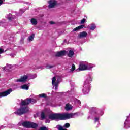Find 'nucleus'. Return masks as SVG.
<instances>
[{
  "instance_id": "nucleus-45",
  "label": "nucleus",
  "mask_w": 130,
  "mask_h": 130,
  "mask_svg": "<svg viewBox=\"0 0 130 130\" xmlns=\"http://www.w3.org/2000/svg\"><path fill=\"white\" fill-rule=\"evenodd\" d=\"M1 128H3V126L1 127Z\"/></svg>"
},
{
  "instance_id": "nucleus-10",
  "label": "nucleus",
  "mask_w": 130,
  "mask_h": 130,
  "mask_svg": "<svg viewBox=\"0 0 130 130\" xmlns=\"http://www.w3.org/2000/svg\"><path fill=\"white\" fill-rule=\"evenodd\" d=\"M79 69L80 71H86L87 70V64H85V63L83 62H81L80 63Z\"/></svg>"
},
{
  "instance_id": "nucleus-30",
  "label": "nucleus",
  "mask_w": 130,
  "mask_h": 130,
  "mask_svg": "<svg viewBox=\"0 0 130 130\" xmlns=\"http://www.w3.org/2000/svg\"><path fill=\"white\" fill-rule=\"evenodd\" d=\"M95 122H99V117H95L94 119Z\"/></svg>"
},
{
  "instance_id": "nucleus-47",
  "label": "nucleus",
  "mask_w": 130,
  "mask_h": 130,
  "mask_svg": "<svg viewBox=\"0 0 130 130\" xmlns=\"http://www.w3.org/2000/svg\"><path fill=\"white\" fill-rule=\"evenodd\" d=\"M21 41H23V40H21Z\"/></svg>"
},
{
  "instance_id": "nucleus-1",
  "label": "nucleus",
  "mask_w": 130,
  "mask_h": 130,
  "mask_svg": "<svg viewBox=\"0 0 130 130\" xmlns=\"http://www.w3.org/2000/svg\"><path fill=\"white\" fill-rule=\"evenodd\" d=\"M77 114L71 113H63V114H51L49 115V118L51 120H56L59 119L60 120H66L70 119V118H74Z\"/></svg>"
},
{
  "instance_id": "nucleus-21",
  "label": "nucleus",
  "mask_w": 130,
  "mask_h": 130,
  "mask_svg": "<svg viewBox=\"0 0 130 130\" xmlns=\"http://www.w3.org/2000/svg\"><path fill=\"white\" fill-rule=\"evenodd\" d=\"M21 89L23 90H29V86H27L26 84H24L21 86Z\"/></svg>"
},
{
  "instance_id": "nucleus-25",
  "label": "nucleus",
  "mask_w": 130,
  "mask_h": 130,
  "mask_svg": "<svg viewBox=\"0 0 130 130\" xmlns=\"http://www.w3.org/2000/svg\"><path fill=\"white\" fill-rule=\"evenodd\" d=\"M56 128L58 130H67V129H64L63 126L60 125H58L56 126Z\"/></svg>"
},
{
  "instance_id": "nucleus-38",
  "label": "nucleus",
  "mask_w": 130,
  "mask_h": 130,
  "mask_svg": "<svg viewBox=\"0 0 130 130\" xmlns=\"http://www.w3.org/2000/svg\"><path fill=\"white\" fill-rule=\"evenodd\" d=\"M20 13H24V12H25V10H24V9H20Z\"/></svg>"
},
{
  "instance_id": "nucleus-34",
  "label": "nucleus",
  "mask_w": 130,
  "mask_h": 130,
  "mask_svg": "<svg viewBox=\"0 0 130 130\" xmlns=\"http://www.w3.org/2000/svg\"><path fill=\"white\" fill-rule=\"evenodd\" d=\"M37 77V75H36V74H35L30 77V79H35V78H36Z\"/></svg>"
},
{
  "instance_id": "nucleus-17",
  "label": "nucleus",
  "mask_w": 130,
  "mask_h": 130,
  "mask_svg": "<svg viewBox=\"0 0 130 130\" xmlns=\"http://www.w3.org/2000/svg\"><path fill=\"white\" fill-rule=\"evenodd\" d=\"M84 27H85V25H80L79 26H78L77 27H76L75 28H74L73 31V32H75V31H79V30H81V29H83V28H84Z\"/></svg>"
},
{
  "instance_id": "nucleus-40",
  "label": "nucleus",
  "mask_w": 130,
  "mask_h": 130,
  "mask_svg": "<svg viewBox=\"0 0 130 130\" xmlns=\"http://www.w3.org/2000/svg\"><path fill=\"white\" fill-rule=\"evenodd\" d=\"M77 102L78 104H81V101H80V100H77Z\"/></svg>"
},
{
  "instance_id": "nucleus-43",
  "label": "nucleus",
  "mask_w": 130,
  "mask_h": 130,
  "mask_svg": "<svg viewBox=\"0 0 130 130\" xmlns=\"http://www.w3.org/2000/svg\"><path fill=\"white\" fill-rule=\"evenodd\" d=\"M46 123H47V121H46Z\"/></svg>"
},
{
  "instance_id": "nucleus-46",
  "label": "nucleus",
  "mask_w": 130,
  "mask_h": 130,
  "mask_svg": "<svg viewBox=\"0 0 130 130\" xmlns=\"http://www.w3.org/2000/svg\"><path fill=\"white\" fill-rule=\"evenodd\" d=\"M1 26H3V25L1 24Z\"/></svg>"
},
{
  "instance_id": "nucleus-8",
  "label": "nucleus",
  "mask_w": 130,
  "mask_h": 130,
  "mask_svg": "<svg viewBox=\"0 0 130 130\" xmlns=\"http://www.w3.org/2000/svg\"><path fill=\"white\" fill-rule=\"evenodd\" d=\"M125 128H129L130 127V114L127 116V118L124 123Z\"/></svg>"
},
{
  "instance_id": "nucleus-12",
  "label": "nucleus",
  "mask_w": 130,
  "mask_h": 130,
  "mask_svg": "<svg viewBox=\"0 0 130 130\" xmlns=\"http://www.w3.org/2000/svg\"><path fill=\"white\" fill-rule=\"evenodd\" d=\"M87 36H88V33L85 31L79 33L78 35L79 38H85V37H87Z\"/></svg>"
},
{
  "instance_id": "nucleus-44",
  "label": "nucleus",
  "mask_w": 130,
  "mask_h": 130,
  "mask_svg": "<svg viewBox=\"0 0 130 130\" xmlns=\"http://www.w3.org/2000/svg\"><path fill=\"white\" fill-rule=\"evenodd\" d=\"M90 118V117H88V118Z\"/></svg>"
},
{
  "instance_id": "nucleus-11",
  "label": "nucleus",
  "mask_w": 130,
  "mask_h": 130,
  "mask_svg": "<svg viewBox=\"0 0 130 130\" xmlns=\"http://www.w3.org/2000/svg\"><path fill=\"white\" fill-rule=\"evenodd\" d=\"M27 80H28L27 75H24L23 76L21 77L20 79H17L16 82H21L22 83H25V82H27Z\"/></svg>"
},
{
  "instance_id": "nucleus-22",
  "label": "nucleus",
  "mask_w": 130,
  "mask_h": 130,
  "mask_svg": "<svg viewBox=\"0 0 130 130\" xmlns=\"http://www.w3.org/2000/svg\"><path fill=\"white\" fill-rule=\"evenodd\" d=\"M35 36V35L34 34H32L31 36H29L28 39V41H29V42H30V41H33Z\"/></svg>"
},
{
  "instance_id": "nucleus-35",
  "label": "nucleus",
  "mask_w": 130,
  "mask_h": 130,
  "mask_svg": "<svg viewBox=\"0 0 130 130\" xmlns=\"http://www.w3.org/2000/svg\"><path fill=\"white\" fill-rule=\"evenodd\" d=\"M8 127H9L10 128H12V127H14V125L12 124H10L8 125Z\"/></svg>"
},
{
  "instance_id": "nucleus-18",
  "label": "nucleus",
  "mask_w": 130,
  "mask_h": 130,
  "mask_svg": "<svg viewBox=\"0 0 130 130\" xmlns=\"http://www.w3.org/2000/svg\"><path fill=\"white\" fill-rule=\"evenodd\" d=\"M30 22H31V25H34V26L37 25V20H36V19L32 18L30 20Z\"/></svg>"
},
{
  "instance_id": "nucleus-7",
  "label": "nucleus",
  "mask_w": 130,
  "mask_h": 130,
  "mask_svg": "<svg viewBox=\"0 0 130 130\" xmlns=\"http://www.w3.org/2000/svg\"><path fill=\"white\" fill-rule=\"evenodd\" d=\"M24 102L25 103V104H26L28 105V104H30V103H36V99H27L25 100L22 101V104H24Z\"/></svg>"
},
{
  "instance_id": "nucleus-31",
  "label": "nucleus",
  "mask_w": 130,
  "mask_h": 130,
  "mask_svg": "<svg viewBox=\"0 0 130 130\" xmlns=\"http://www.w3.org/2000/svg\"><path fill=\"white\" fill-rule=\"evenodd\" d=\"M53 66H51V65H47L46 68V69H51V68H53Z\"/></svg>"
},
{
  "instance_id": "nucleus-20",
  "label": "nucleus",
  "mask_w": 130,
  "mask_h": 130,
  "mask_svg": "<svg viewBox=\"0 0 130 130\" xmlns=\"http://www.w3.org/2000/svg\"><path fill=\"white\" fill-rule=\"evenodd\" d=\"M74 54H75V52H74L73 50H70L68 56L69 57H73L74 56Z\"/></svg>"
},
{
  "instance_id": "nucleus-14",
  "label": "nucleus",
  "mask_w": 130,
  "mask_h": 130,
  "mask_svg": "<svg viewBox=\"0 0 130 130\" xmlns=\"http://www.w3.org/2000/svg\"><path fill=\"white\" fill-rule=\"evenodd\" d=\"M66 54V51H61L60 52H58L56 54V56H58V57L60 56H62Z\"/></svg>"
},
{
  "instance_id": "nucleus-5",
  "label": "nucleus",
  "mask_w": 130,
  "mask_h": 130,
  "mask_svg": "<svg viewBox=\"0 0 130 130\" xmlns=\"http://www.w3.org/2000/svg\"><path fill=\"white\" fill-rule=\"evenodd\" d=\"M49 9H52L57 5V2L55 0H50L48 2Z\"/></svg>"
},
{
  "instance_id": "nucleus-26",
  "label": "nucleus",
  "mask_w": 130,
  "mask_h": 130,
  "mask_svg": "<svg viewBox=\"0 0 130 130\" xmlns=\"http://www.w3.org/2000/svg\"><path fill=\"white\" fill-rule=\"evenodd\" d=\"M39 97L41 98H46L47 97V95L45 93H42L39 95Z\"/></svg>"
},
{
  "instance_id": "nucleus-3",
  "label": "nucleus",
  "mask_w": 130,
  "mask_h": 130,
  "mask_svg": "<svg viewBox=\"0 0 130 130\" xmlns=\"http://www.w3.org/2000/svg\"><path fill=\"white\" fill-rule=\"evenodd\" d=\"M23 101H24V100H22L20 108L18 109L17 111L14 112L15 114H17V115H22L23 114H25V113H27V112L29 111V108L26 106L27 104H25V102L22 104Z\"/></svg>"
},
{
  "instance_id": "nucleus-15",
  "label": "nucleus",
  "mask_w": 130,
  "mask_h": 130,
  "mask_svg": "<svg viewBox=\"0 0 130 130\" xmlns=\"http://www.w3.org/2000/svg\"><path fill=\"white\" fill-rule=\"evenodd\" d=\"M65 109L67 111H69V110H72L73 109V106L70 104H67L66 105Z\"/></svg>"
},
{
  "instance_id": "nucleus-28",
  "label": "nucleus",
  "mask_w": 130,
  "mask_h": 130,
  "mask_svg": "<svg viewBox=\"0 0 130 130\" xmlns=\"http://www.w3.org/2000/svg\"><path fill=\"white\" fill-rule=\"evenodd\" d=\"M41 117L42 119H44V118H45V115L44 114V113L43 112H42L41 114Z\"/></svg>"
},
{
  "instance_id": "nucleus-29",
  "label": "nucleus",
  "mask_w": 130,
  "mask_h": 130,
  "mask_svg": "<svg viewBox=\"0 0 130 130\" xmlns=\"http://www.w3.org/2000/svg\"><path fill=\"white\" fill-rule=\"evenodd\" d=\"M85 22H86V19L84 18L82 20H81L80 23L81 24H84Z\"/></svg>"
},
{
  "instance_id": "nucleus-32",
  "label": "nucleus",
  "mask_w": 130,
  "mask_h": 130,
  "mask_svg": "<svg viewBox=\"0 0 130 130\" xmlns=\"http://www.w3.org/2000/svg\"><path fill=\"white\" fill-rule=\"evenodd\" d=\"M10 56L11 57H15V56H16V53H11L10 54Z\"/></svg>"
},
{
  "instance_id": "nucleus-41",
  "label": "nucleus",
  "mask_w": 130,
  "mask_h": 130,
  "mask_svg": "<svg viewBox=\"0 0 130 130\" xmlns=\"http://www.w3.org/2000/svg\"><path fill=\"white\" fill-rule=\"evenodd\" d=\"M27 4H28V5H31V4H30V3H28V2H27Z\"/></svg>"
},
{
  "instance_id": "nucleus-39",
  "label": "nucleus",
  "mask_w": 130,
  "mask_h": 130,
  "mask_svg": "<svg viewBox=\"0 0 130 130\" xmlns=\"http://www.w3.org/2000/svg\"><path fill=\"white\" fill-rule=\"evenodd\" d=\"M48 105H50V106H53V105H52V103L49 102L48 103Z\"/></svg>"
},
{
  "instance_id": "nucleus-2",
  "label": "nucleus",
  "mask_w": 130,
  "mask_h": 130,
  "mask_svg": "<svg viewBox=\"0 0 130 130\" xmlns=\"http://www.w3.org/2000/svg\"><path fill=\"white\" fill-rule=\"evenodd\" d=\"M92 81H93V78H92V76H89L84 82L82 92L85 95L88 94L90 92V89L91 88L90 83L92 82Z\"/></svg>"
},
{
  "instance_id": "nucleus-23",
  "label": "nucleus",
  "mask_w": 130,
  "mask_h": 130,
  "mask_svg": "<svg viewBox=\"0 0 130 130\" xmlns=\"http://www.w3.org/2000/svg\"><path fill=\"white\" fill-rule=\"evenodd\" d=\"M75 70H76V66H75V64H72L71 66V69L70 70V73H73L74 71H75Z\"/></svg>"
},
{
  "instance_id": "nucleus-42",
  "label": "nucleus",
  "mask_w": 130,
  "mask_h": 130,
  "mask_svg": "<svg viewBox=\"0 0 130 130\" xmlns=\"http://www.w3.org/2000/svg\"><path fill=\"white\" fill-rule=\"evenodd\" d=\"M68 93H70V91H68Z\"/></svg>"
},
{
  "instance_id": "nucleus-27",
  "label": "nucleus",
  "mask_w": 130,
  "mask_h": 130,
  "mask_svg": "<svg viewBox=\"0 0 130 130\" xmlns=\"http://www.w3.org/2000/svg\"><path fill=\"white\" fill-rule=\"evenodd\" d=\"M71 126V124L70 123H67L64 124L63 127H66V128H69Z\"/></svg>"
},
{
  "instance_id": "nucleus-16",
  "label": "nucleus",
  "mask_w": 130,
  "mask_h": 130,
  "mask_svg": "<svg viewBox=\"0 0 130 130\" xmlns=\"http://www.w3.org/2000/svg\"><path fill=\"white\" fill-rule=\"evenodd\" d=\"M94 67H95V65L92 64H86V70L90 71V70H92Z\"/></svg>"
},
{
  "instance_id": "nucleus-9",
  "label": "nucleus",
  "mask_w": 130,
  "mask_h": 130,
  "mask_svg": "<svg viewBox=\"0 0 130 130\" xmlns=\"http://www.w3.org/2000/svg\"><path fill=\"white\" fill-rule=\"evenodd\" d=\"M12 89H9L6 91L3 92H0V98L1 97H6V96H8V95H10L12 92Z\"/></svg>"
},
{
  "instance_id": "nucleus-13",
  "label": "nucleus",
  "mask_w": 130,
  "mask_h": 130,
  "mask_svg": "<svg viewBox=\"0 0 130 130\" xmlns=\"http://www.w3.org/2000/svg\"><path fill=\"white\" fill-rule=\"evenodd\" d=\"M11 69H12V65L10 64H7L4 68H3V71H6V72H9Z\"/></svg>"
},
{
  "instance_id": "nucleus-24",
  "label": "nucleus",
  "mask_w": 130,
  "mask_h": 130,
  "mask_svg": "<svg viewBox=\"0 0 130 130\" xmlns=\"http://www.w3.org/2000/svg\"><path fill=\"white\" fill-rule=\"evenodd\" d=\"M6 18L8 20H9V21H12V20H13V19H14L13 16H12V14H9V15H6Z\"/></svg>"
},
{
  "instance_id": "nucleus-37",
  "label": "nucleus",
  "mask_w": 130,
  "mask_h": 130,
  "mask_svg": "<svg viewBox=\"0 0 130 130\" xmlns=\"http://www.w3.org/2000/svg\"><path fill=\"white\" fill-rule=\"evenodd\" d=\"M4 4V0H0V6H2Z\"/></svg>"
},
{
  "instance_id": "nucleus-6",
  "label": "nucleus",
  "mask_w": 130,
  "mask_h": 130,
  "mask_svg": "<svg viewBox=\"0 0 130 130\" xmlns=\"http://www.w3.org/2000/svg\"><path fill=\"white\" fill-rule=\"evenodd\" d=\"M58 83L59 81H56V78L55 77H53L52 79V84L53 87H55V90H57V87H58Z\"/></svg>"
},
{
  "instance_id": "nucleus-36",
  "label": "nucleus",
  "mask_w": 130,
  "mask_h": 130,
  "mask_svg": "<svg viewBox=\"0 0 130 130\" xmlns=\"http://www.w3.org/2000/svg\"><path fill=\"white\" fill-rule=\"evenodd\" d=\"M49 24H50V25H54V24H55V22H54L52 21H51L49 22Z\"/></svg>"
},
{
  "instance_id": "nucleus-33",
  "label": "nucleus",
  "mask_w": 130,
  "mask_h": 130,
  "mask_svg": "<svg viewBox=\"0 0 130 130\" xmlns=\"http://www.w3.org/2000/svg\"><path fill=\"white\" fill-rule=\"evenodd\" d=\"M5 52V50L3 49L0 48V54H2V53H4Z\"/></svg>"
},
{
  "instance_id": "nucleus-4",
  "label": "nucleus",
  "mask_w": 130,
  "mask_h": 130,
  "mask_svg": "<svg viewBox=\"0 0 130 130\" xmlns=\"http://www.w3.org/2000/svg\"><path fill=\"white\" fill-rule=\"evenodd\" d=\"M22 125L24 127H26V128H35V127H37L38 126L37 124L28 121L23 122L22 123Z\"/></svg>"
},
{
  "instance_id": "nucleus-19",
  "label": "nucleus",
  "mask_w": 130,
  "mask_h": 130,
  "mask_svg": "<svg viewBox=\"0 0 130 130\" xmlns=\"http://www.w3.org/2000/svg\"><path fill=\"white\" fill-rule=\"evenodd\" d=\"M90 30H91V31H94L95 30V29H96V24H95L94 23H91L90 24Z\"/></svg>"
}]
</instances>
